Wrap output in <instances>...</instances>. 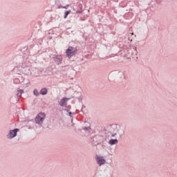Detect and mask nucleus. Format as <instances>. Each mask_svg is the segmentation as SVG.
<instances>
[{
  "label": "nucleus",
  "mask_w": 177,
  "mask_h": 177,
  "mask_svg": "<svg viewBox=\"0 0 177 177\" xmlns=\"http://www.w3.org/2000/svg\"><path fill=\"white\" fill-rule=\"evenodd\" d=\"M127 56L132 57L133 59H138V50L137 48L134 46H129L126 50Z\"/></svg>",
  "instance_id": "1"
},
{
  "label": "nucleus",
  "mask_w": 177,
  "mask_h": 177,
  "mask_svg": "<svg viewBox=\"0 0 177 177\" xmlns=\"http://www.w3.org/2000/svg\"><path fill=\"white\" fill-rule=\"evenodd\" d=\"M46 117V115L45 114V113H39L35 118L36 124H39V125H42Z\"/></svg>",
  "instance_id": "2"
},
{
  "label": "nucleus",
  "mask_w": 177,
  "mask_h": 177,
  "mask_svg": "<svg viewBox=\"0 0 177 177\" xmlns=\"http://www.w3.org/2000/svg\"><path fill=\"white\" fill-rule=\"evenodd\" d=\"M66 56L70 59V57H73L77 53V48L70 46L66 50Z\"/></svg>",
  "instance_id": "3"
},
{
  "label": "nucleus",
  "mask_w": 177,
  "mask_h": 177,
  "mask_svg": "<svg viewBox=\"0 0 177 177\" xmlns=\"http://www.w3.org/2000/svg\"><path fill=\"white\" fill-rule=\"evenodd\" d=\"M19 132V129H15L13 130H10L8 134L7 135L8 139H13L17 136V133Z\"/></svg>",
  "instance_id": "4"
},
{
  "label": "nucleus",
  "mask_w": 177,
  "mask_h": 177,
  "mask_svg": "<svg viewBox=\"0 0 177 177\" xmlns=\"http://www.w3.org/2000/svg\"><path fill=\"white\" fill-rule=\"evenodd\" d=\"M117 135H119V136H122L124 135V131L121 129L120 127H115V131L112 133L111 136L114 138V136H117Z\"/></svg>",
  "instance_id": "5"
},
{
  "label": "nucleus",
  "mask_w": 177,
  "mask_h": 177,
  "mask_svg": "<svg viewBox=\"0 0 177 177\" xmlns=\"http://www.w3.org/2000/svg\"><path fill=\"white\" fill-rule=\"evenodd\" d=\"M95 160L97 164H98L100 167H102V165H104L106 162V160H104L103 156H99L97 155L95 156Z\"/></svg>",
  "instance_id": "6"
},
{
  "label": "nucleus",
  "mask_w": 177,
  "mask_h": 177,
  "mask_svg": "<svg viewBox=\"0 0 177 177\" xmlns=\"http://www.w3.org/2000/svg\"><path fill=\"white\" fill-rule=\"evenodd\" d=\"M70 100V98L64 97L60 100L59 105L62 107H64V106H67V102Z\"/></svg>",
  "instance_id": "7"
},
{
  "label": "nucleus",
  "mask_w": 177,
  "mask_h": 177,
  "mask_svg": "<svg viewBox=\"0 0 177 177\" xmlns=\"http://www.w3.org/2000/svg\"><path fill=\"white\" fill-rule=\"evenodd\" d=\"M62 60L63 59L62 58V55H56L54 57V61L55 62V63H57V64H62Z\"/></svg>",
  "instance_id": "8"
},
{
  "label": "nucleus",
  "mask_w": 177,
  "mask_h": 177,
  "mask_svg": "<svg viewBox=\"0 0 177 177\" xmlns=\"http://www.w3.org/2000/svg\"><path fill=\"white\" fill-rule=\"evenodd\" d=\"M109 143L113 146L114 145H117V143H118V140L117 139H111L109 141Z\"/></svg>",
  "instance_id": "9"
},
{
  "label": "nucleus",
  "mask_w": 177,
  "mask_h": 177,
  "mask_svg": "<svg viewBox=\"0 0 177 177\" xmlns=\"http://www.w3.org/2000/svg\"><path fill=\"white\" fill-rule=\"evenodd\" d=\"M48 93V89H46V88H43L41 89L40 91V94L41 95H46Z\"/></svg>",
  "instance_id": "10"
},
{
  "label": "nucleus",
  "mask_w": 177,
  "mask_h": 177,
  "mask_svg": "<svg viewBox=\"0 0 177 177\" xmlns=\"http://www.w3.org/2000/svg\"><path fill=\"white\" fill-rule=\"evenodd\" d=\"M33 95H35V96H39V91H38V89L37 88L34 89Z\"/></svg>",
  "instance_id": "11"
},
{
  "label": "nucleus",
  "mask_w": 177,
  "mask_h": 177,
  "mask_svg": "<svg viewBox=\"0 0 177 177\" xmlns=\"http://www.w3.org/2000/svg\"><path fill=\"white\" fill-rule=\"evenodd\" d=\"M23 93H24V91L19 90L18 93H17V96H21V95H23Z\"/></svg>",
  "instance_id": "12"
},
{
  "label": "nucleus",
  "mask_w": 177,
  "mask_h": 177,
  "mask_svg": "<svg viewBox=\"0 0 177 177\" xmlns=\"http://www.w3.org/2000/svg\"><path fill=\"white\" fill-rule=\"evenodd\" d=\"M70 13H71V10L66 11L65 15H64V19L67 18V16H68V15H70Z\"/></svg>",
  "instance_id": "13"
},
{
  "label": "nucleus",
  "mask_w": 177,
  "mask_h": 177,
  "mask_svg": "<svg viewBox=\"0 0 177 177\" xmlns=\"http://www.w3.org/2000/svg\"><path fill=\"white\" fill-rule=\"evenodd\" d=\"M89 129H91V127H85L84 129V131H89Z\"/></svg>",
  "instance_id": "14"
},
{
  "label": "nucleus",
  "mask_w": 177,
  "mask_h": 177,
  "mask_svg": "<svg viewBox=\"0 0 177 177\" xmlns=\"http://www.w3.org/2000/svg\"><path fill=\"white\" fill-rule=\"evenodd\" d=\"M71 114H72V113H71V112H69V115H70V117H71Z\"/></svg>",
  "instance_id": "15"
},
{
  "label": "nucleus",
  "mask_w": 177,
  "mask_h": 177,
  "mask_svg": "<svg viewBox=\"0 0 177 177\" xmlns=\"http://www.w3.org/2000/svg\"><path fill=\"white\" fill-rule=\"evenodd\" d=\"M131 35H133V33H131Z\"/></svg>",
  "instance_id": "16"
}]
</instances>
